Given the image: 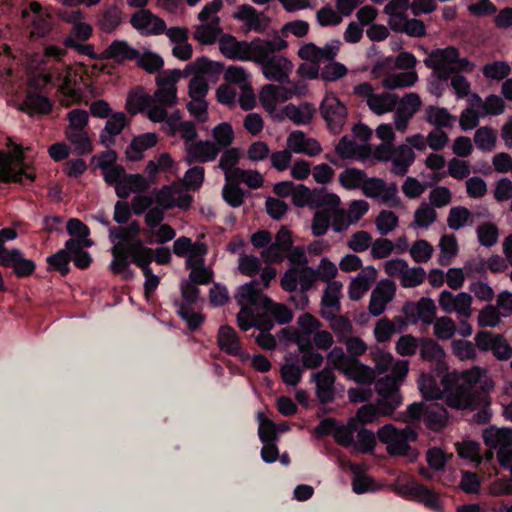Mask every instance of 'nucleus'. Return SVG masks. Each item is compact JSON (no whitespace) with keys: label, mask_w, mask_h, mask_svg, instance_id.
<instances>
[{"label":"nucleus","mask_w":512,"mask_h":512,"mask_svg":"<svg viewBox=\"0 0 512 512\" xmlns=\"http://www.w3.org/2000/svg\"><path fill=\"white\" fill-rule=\"evenodd\" d=\"M246 41H238L235 37L224 35L219 40V49L221 53L229 58L235 60H254V43Z\"/></svg>","instance_id":"obj_28"},{"label":"nucleus","mask_w":512,"mask_h":512,"mask_svg":"<svg viewBox=\"0 0 512 512\" xmlns=\"http://www.w3.org/2000/svg\"><path fill=\"white\" fill-rule=\"evenodd\" d=\"M126 125V116L123 112L112 114L106 121L100 134V141L106 147L114 144V137L119 135Z\"/></svg>","instance_id":"obj_48"},{"label":"nucleus","mask_w":512,"mask_h":512,"mask_svg":"<svg viewBox=\"0 0 512 512\" xmlns=\"http://www.w3.org/2000/svg\"><path fill=\"white\" fill-rule=\"evenodd\" d=\"M409 370V361H401L396 364L392 375H385L375 383V390L379 396L376 405L366 404L361 406L352 421L361 424H369L377 421L379 416H389L401 405L402 397L399 386L405 379Z\"/></svg>","instance_id":"obj_2"},{"label":"nucleus","mask_w":512,"mask_h":512,"mask_svg":"<svg viewBox=\"0 0 512 512\" xmlns=\"http://www.w3.org/2000/svg\"><path fill=\"white\" fill-rule=\"evenodd\" d=\"M64 134L75 155L84 156L92 152L93 144L87 131L64 132Z\"/></svg>","instance_id":"obj_53"},{"label":"nucleus","mask_w":512,"mask_h":512,"mask_svg":"<svg viewBox=\"0 0 512 512\" xmlns=\"http://www.w3.org/2000/svg\"><path fill=\"white\" fill-rule=\"evenodd\" d=\"M396 285L392 280L382 279L372 290L369 301V312L373 316H380L389 302L395 297Z\"/></svg>","instance_id":"obj_26"},{"label":"nucleus","mask_w":512,"mask_h":512,"mask_svg":"<svg viewBox=\"0 0 512 512\" xmlns=\"http://www.w3.org/2000/svg\"><path fill=\"white\" fill-rule=\"evenodd\" d=\"M181 78V70H167L160 72L156 76L157 89L151 95L152 104L163 107L167 111V107L177 103V87L176 83Z\"/></svg>","instance_id":"obj_11"},{"label":"nucleus","mask_w":512,"mask_h":512,"mask_svg":"<svg viewBox=\"0 0 512 512\" xmlns=\"http://www.w3.org/2000/svg\"><path fill=\"white\" fill-rule=\"evenodd\" d=\"M302 367L300 361L296 357H288L285 359L281 367V377L283 382L288 386H296L302 379Z\"/></svg>","instance_id":"obj_59"},{"label":"nucleus","mask_w":512,"mask_h":512,"mask_svg":"<svg viewBox=\"0 0 512 512\" xmlns=\"http://www.w3.org/2000/svg\"><path fill=\"white\" fill-rule=\"evenodd\" d=\"M327 359L329 366L341 371L348 379L357 383L370 385L375 379L373 368L360 363L353 357H348L340 347H334Z\"/></svg>","instance_id":"obj_6"},{"label":"nucleus","mask_w":512,"mask_h":512,"mask_svg":"<svg viewBox=\"0 0 512 512\" xmlns=\"http://www.w3.org/2000/svg\"><path fill=\"white\" fill-rule=\"evenodd\" d=\"M390 28L396 32L406 33L411 37H422L426 32L425 25L422 21L417 19H408L407 15L403 18H395Z\"/></svg>","instance_id":"obj_56"},{"label":"nucleus","mask_w":512,"mask_h":512,"mask_svg":"<svg viewBox=\"0 0 512 512\" xmlns=\"http://www.w3.org/2000/svg\"><path fill=\"white\" fill-rule=\"evenodd\" d=\"M437 219L436 210L427 202H421L417 209L414 211L413 221L411 227L413 229H427Z\"/></svg>","instance_id":"obj_55"},{"label":"nucleus","mask_w":512,"mask_h":512,"mask_svg":"<svg viewBox=\"0 0 512 512\" xmlns=\"http://www.w3.org/2000/svg\"><path fill=\"white\" fill-rule=\"evenodd\" d=\"M483 440L487 447L496 450L500 465H507L512 458V430L488 427L483 431Z\"/></svg>","instance_id":"obj_16"},{"label":"nucleus","mask_w":512,"mask_h":512,"mask_svg":"<svg viewBox=\"0 0 512 512\" xmlns=\"http://www.w3.org/2000/svg\"><path fill=\"white\" fill-rule=\"evenodd\" d=\"M363 0H336L338 12L331 6L322 7L317 12V20L321 26L338 25L342 16H349Z\"/></svg>","instance_id":"obj_29"},{"label":"nucleus","mask_w":512,"mask_h":512,"mask_svg":"<svg viewBox=\"0 0 512 512\" xmlns=\"http://www.w3.org/2000/svg\"><path fill=\"white\" fill-rule=\"evenodd\" d=\"M316 385V396L323 405L331 403L336 397L335 376L329 368H324L311 375Z\"/></svg>","instance_id":"obj_34"},{"label":"nucleus","mask_w":512,"mask_h":512,"mask_svg":"<svg viewBox=\"0 0 512 512\" xmlns=\"http://www.w3.org/2000/svg\"><path fill=\"white\" fill-rule=\"evenodd\" d=\"M376 136L382 141L373 149V155L379 160H386L389 156V149L393 147L395 133L391 124H380L376 128Z\"/></svg>","instance_id":"obj_49"},{"label":"nucleus","mask_w":512,"mask_h":512,"mask_svg":"<svg viewBox=\"0 0 512 512\" xmlns=\"http://www.w3.org/2000/svg\"><path fill=\"white\" fill-rule=\"evenodd\" d=\"M343 284L340 281H333L326 285L321 298V315L325 319H333L340 311V300Z\"/></svg>","instance_id":"obj_33"},{"label":"nucleus","mask_w":512,"mask_h":512,"mask_svg":"<svg viewBox=\"0 0 512 512\" xmlns=\"http://www.w3.org/2000/svg\"><path fill=\"white\" fill-rule=\"evenodd\" d=\"M340 203V198L338 197V201L334 205L323 204L321 206L315 207L316 212L314 214L312 220V233L315 236H323L328 231L332 217L338 210V206Z\"/></svg>","instance_id":"obj_44"},{"label":"nucleus","mask_w":512,"mask_h":512,"mask_svg":"<svg viewBox=\"0 0 512 512\" xmlns=\"http://www.w3.org/2000/svg\"><path fill=\"white\" fill-rule=\"evenodd\" d=\"M157 143V136L154 133H146L135 137L126 149V156L136 161L142 158L143 152Z\"/></svg>","instance_id":"obj_50"},{"label":"nucleus","mask_w":512,"mask_h":512,"mask_svg":"<svg viewBox=\"0 0 512 512\" xmlns=\"http://www.w3.org/2000/svg\"><path fill=\"white\" fill-rule=\"evenodd\" d=\"M130 23L134 29L144 36L160 35L166 29L164 20L146 9L136 11L131 16Z\"/></svg>","instance_id":"obj_27"},{"label":"nucleus","mask_w":512,"mask_h":512,"mask_svg":"<svg viewBox=\"0 0 512 512\" xmlns=\"http://www.w3.org/2000/svg\"><path fill=\"white\" fill-rule=\"evenodd\" d=\"M240 158V152L237 148H230L225 150L219 159V168L224 172L226 182L231 180L236 175V171L240 168L236 167Z\"/></svg>","instance_id":"obj_61"},{"label":"nucleus","mask_w":512,"mask_h":512,"mask_svg":"<svg viewBox=\"0 0 512 512\" xmlns=\"http://www.w3.org/2000/svg\"><path fill=\"white\" fill-rule=\"evenodd\" d=\"M23 151L19 145H15L9 153L0 155V181L16 182L28 185L33 182L35 174L22 165Z\"/></svg>","instance_id":"obj_8"},{"label":"nucleus","mask_w":512,"mask_h":512,"mask_svg":"<svg viewBox=\"0 0 512 512\" xmlns=\"http://www.w3.org/2000/svg\"><path fill=\"white\" fill-rule=\"evenodd\" d=\"M155 200L157 205L166 210L173 208L186 210L190 207L193 198L183 183L176 182L157 190Z\"/></svg>","instance_id":"obj_17"},{"label":"nucleus","mask_w":512,"mask_h":512,"mask_svg":"<svg viewBox=\"0 0 512 512\" xmlns=\"http://www.w3.org/2000/svg\"><path fill=\"white\" fill-rule=\"evenodd\" d=\"M391 161V172L397 176H403L408 172L409 167L415 160V154L413 149L402 144L396 148L389 149V156L385 161Z\"/></svg>","instance_id":"obj_40"},{"label":"nucleus","mask_w":512,"mask_h":512,"mask_svg":"<svg viewBox=\"0 0 512 512\" xmlns=\"http://www.w3.org/2000/svg\"><path fill=\"white\" fill-rule=\"evenodd\" d=\"M339 41H332L323 47H318L313 43H307L298 50L301 59L310 61L313 64L326 63L334 60L339 51Z\"/></svg>","instance_id":"obj_32"},{"label":"nucleus","mask_w":512,"mask_h":512,"mask_svg":"<svg viewBox=\"0 0 512 512\" xmlns=\"http://www.w3.org/2000/svg\"><path fill=\"white\" fill-rule=\"evenodd\" d=\"M234 17L245 22L249 31L263 32L268 26V19L250 5H241Z\"/></svg>","instance_id":"obj_45"},{"label":"nucleus","mask_w":512,"mask_h":512,"mask_svg":"<svg viewBox=\"0 0 512 512\" xmlns=\"http://www.w3.org/2000/svg\"><path fill=\"white\" fill-rule=\"evenodd\" d=\"M217 344L221 351L238 357L242 362L250 359L249 353L243 350L236 331L228 325H223L219 328Z\"/></svg>","instance_id":"obj_31"},{"label":"nucleus","mask_w":512,"mask_h":512,"mask_svg":"<svg viewBox=\"0 0 512 512\" xmlns=\"http://www.w3.org/2000/svg\"><path fill=\"white\" fill-rule=\"evenodd\" d=\"M362 192L366 197L391 208L399 207L401 204L396 184H388L380 178H367Z\"/></svg>","instance_id":"obj_18"},{"label":"nucleus","mask_w":512,"mask_h":512,"mask_svg":"<svg viewBox=\"0 0 512 512\" xmlns=\"http://www.w3.org/2000/svg\"><path fill=\"white\" fill-rule=\"evenodd\" d=\"M23 23L31 28L32 37H44L52 29V14L48 7H42L40 3L32 1L22 10Z\"/></svg>","instance_id":"obj_13"},{"label":"nucleus","mask_w":512,"mask_h":512,"mask_svg":"<svg viewBox=\"0 0 512 512\" xmlns=\"http://www.w3.org/2000/svg\"><path fill=\"white\" fill-rule=\"evenodd\" d=\"M366 180V174L362 170L356 168H346L339 174L340 184L348 190L358 188L363 190V185L366 183Z\"/></svg>","instance_id":"obj_64"},{"label":"nucleus","mask_w":512,"mask_h":512,"mask_svg":"<svg viewBox=\"0 0 512 512\" xmlns=\"http://www.w3.org/2000/svg\"><path fill=\"white\" fill-rule=\"evenodd\" d=\"M237 323L243 331H248L253 327L257 331H271L274 327L272 316L265 310L264 313L255 314L253 310L240 309L237 314Z\"/></svg>","instance_id":"obj_36"},{"label":"nucleus","mask_w":512,"mask_h":512,"mask_svg":"<svg viewBox=\"0 0 512 512\" xmlns=\"http://www.w3.org/2000/svg\"><path fill=\"white\" fill-rule=\"evenodd\" d=\"M418 80L417 73L414 70L391 73L382 80L383 87L395 90L413 86Z\"/></svg>","instance_id":"obj_57"},{"label":"nucleus","mask_w":512,"mask_h":512,"mask_svg":"<svg viewBox=\"0 0 512 512\" xmlns=\"http://www.w3.org/2000/svg\"><path fill=\"white\" fill-rule=\"evenodd\" d=\"M315 273L312 267H290L281 278V287L287 292H294L298 288L307 292L315 284Z\"/></svg>","instance_id":"obj_21"},{"label":"nucleus","mask_w":512,"mask_h":512,"mask_svg":"<svg viewBox=\"0 0 512 512\" xmlns=\"http://www.w3.org/2000/svg\"><path fill=\"white\" fill-rule=\"evenodd\" d=\"M403 311L412 322L420 320L423 324L430 325L436 319V305L427 297L421 298L417 303L405 305Z\"/></svg>","instance_id":"obj_37"},{"label":"nucleus","mask_w":512,"mask_h":512,"mask_svg":"<svg viewBox=\"0 0 512 512\" xmlns=\"http://www.w3.org/2000/svg\"><path fill=\"white\" fill-rule=\"evenodd\" d=\"M441 385L431 376L422 374L418 380L419 390L427 400L445 399V403L454 409L486 408L490 398L485 390L487 387V372L480 367H472L459 375L447 374L441 380Z\"/></svg>","instance_id":"obj_1"},{"label":"nucleus","mask_w":512,"mask_h":512,"mask_svg":"<svg viewBox=\"0 0 512 512\" xmlns=\"http://www.w3.org/2000/svg\"><path fill=\"white\" fill-rule=\"evenodd\" d=\"M350 470L354 473L352 480V490L354 493L363 494L379 490L380 486L377 485L373 478L361 474L359 465L351 464Z\"/></svg>","instance_id":"obj_58"},{"label":"nucleus","mask_w":512,"mask_h":512,"mask_svg":"<svg viewBox=\"0 0 512 512\" xmlns=\"http://www.w3.org/2000/svg\"><path fill=\"white\" fill-rule=\"evenodd\" d=\"M292 201L297 207L315 208L323 204L334 205L338 201V196L325 190L312 191L304 185H295Z\"/></svg>","instance_id":"obj_22"},{"label":"nucleus","mask_w":512,"mask_h":512,"mask_svg":"<svg viewBox=\"0 0 512 512\" xmlns=\"http://www.w3.org/2000/svg\"><path fill=\"white\" fill-rule=\"evenodd\" d=\"M305 88L304 85L296 84H291L289 87L267 84L261 89L259 100L265 111L272 115L277 111L280 103L291 99L295 95L304 94Z\"/></svg>","instance_id":"obj_15"},{"label":"nucleus","mask_w":512,"mask_h":512,"mask_svg":"<svg viewBox=\"0 0 512 512\" xmlns=\"http://www.w3.org/2000/svg\"><path fill=\"white\" fill-rule=\"evenodd\" d=\"M313 113L314 109L308 103L299 106L288 104L283 109L284 116L297 125L308 124L313 118Z\"/></svg>","instance_id":"obj_54"},{"label":"nucleus","mask_w":512,"mask_h":512,"mask_svg":"<svg viewBox=\"0 0 512 512\" xmlns=\"http://www.w3.org/2000/svg\"><path fill=\"white\" fill-rule=\"evenodd\" d=\"M180 119V113L177 111L171 114L169 117L167 116L164 121H166V125L170 134L179 135L184 141L185 149H187L189 144H192L194 141H196L198 133L195 125L192 122L181 121Z\"/></svg>","instance_id":"obj_42"},{"label":"nucleus","mask_w":512,"mask_h":512,"mask_svg":"<svg viewBox=\"0 0 512 512\" xmlns=\"http://www.w3.org/2000/svg\"><path fill=\"white\" fill-rule=\"evenodd\" d=\"M23 106L25 111L31 115L46 114L49 113L52 109V103L50 100L45 96L36 93H28L24 100Z\"/></svg>","instance_id":"obj_63"},{"label":"nucleus","mask_w":512,"mask_h":512,"mask_svg":"<svg viewBox=\"0 0 512 512\" xmlns=\"http://www.w3.org/2000/svg\"><path fill=\"white\" fill-rule=\"evenodd\" d=\"M377 270L368 265L363 267L358 274L352 278L348 286V296L353 301H358L369 291L376 281Z\"/></svg>","instance_id":"obj_35"},{"label":"nucleus","mask_w":512,"mask_h":512,"mask_svg":"<svg viewBox=\"0 0 512 512\" xmlns=\"http://www.w3.org/2000/svg\"><path fill=\"white\" fill-rule=\"evenodd\" d=\"M139 233V224L132 222L127 228L110 227L109 240L113 244L111 253L113 256L109 264V269L113 274L122 275L125 279H131L134 276L130 269V260L135 257L133 247L137 244L144 245L139 239H136Z\"/></svg>","instance_id":"obj_4"},{"label":"nucleus","mask_w":512,"mask_h":512,"mask_svg":"<svg viewBox=\"0 0 512 512\" xmlns=\"http://www.w3.org/2000/svg\"><path fill=\"white\" fill-rule=\"evenodd\" d=\"M122 22V11L117 6H110L103 10L97 19L100 30L110 33Z\"/></svg>","instance_id":"obj_60"},{"label":"nucleus","mask_w":512,"mask_h":512,"mask_svg":"<svg viewBox=\"0 0 512 512\" xmlns=\"http://www.w3.org/2000/svg\"><path fill=\"white\" fill-rule=\"evenodd\" d=\"M0 265L12 267L18 277L31 275L36 267L34 261L24 258L19 249H12L9 254L0 257Z\"/></svg>","instance_id":"obj_43"},{"label":"nucleus","mask_w":512,"mask_h":512,"mask_svg":"<svg viewBox=\"0 0 512 512\" xmlns=\"http://www.w3.org/2000/svg\"><path fill=\"white\" fill-rule=\"evenodd\" d=\"M384 271L390 277L399 279L404 288H413L423 283L426 271L420 266L409 267L407 261L399 258L390 259L383 264Z\"/></svg>","instance_id":"obj_12"},{"label":"nucleus","mask_w":512,"mask_h":512,"mask_svg":"<svg viewBox=\"0 0 512 512\" xmlns=\"http://www.w3.org/2000/svg\"><path fill=\"white\" fill-rule=\"evenodd\" d=\"M337 155L341 159H357L364 160L369 154L356 141L352 135H344L335 147Z\"/></svg>","instance_id":"obj_46"},{"label":"nucleus","mask_w":512,"mask_h":512,"mask_svg":"<svg viewBox=\"0 0 512 512\" xmlns=\"http://www.w3.org/2000/svg\"><path fill=\"white\" fill-rule=\"evenodd\" d=\"M425 64L442 77H447L455 72L471 71L473 68L467 58L459 57V52L454 47L432 51L425 59Z\"/></svg>","instance_id":"obj_7"},{"label":"nucleus","mask_w":512,"mask_h":512,"mask_svg":"<svg viewBox=\"0 0 512 512\" xmlns=\"http://www.w3.org/2000/svg\"><path fill=\"white\" fill-rule=\"evenodd\" d=\"M320 113L331 132L336 134L341 132L348 113L346 106L336 96L327 94L323 98Z\"/></svg>","instance_id":"obj_19"},{"label":"nucleus","mask_w":512,"mask_h":512,"mask_svg":"<svg viewBox=\"0 0 512 512\" xmlns=\"http://www.w3.org/2000/svg\"><path fill=\"white\" fill-rule=\"evenodd\" d=\"M395 491L398 495L417 501L433 511H442L443 505L439 495L434 490L414 480L406 483L398 482L395 485Z\"/></svg>","instance_id":"obj_14"},{"label":"nucleus","mask_w":512,"mask_h":512,"mask_svg":"<svg viewBox=\"0 0 512 512\" xmlns=\"http://www.w3.org/2000/svg\"><path fill=\"white\" fill-rule=\"evenodd\" d=\"M62 19L72 25L71 32L65 39L84 42L91 37L92 27L86 22L85 16L80 10L65 12Z\"/></svg>","instance_id":"obj_41"},{"label":"nucleus","mask_w":512,"mask_h":512,"mask_svg":"<svg viewBox=\"0 0 512 512\" xmlns=\"http://www.w3.org/2000/svg\"><path fill=\"white\" fill-rule=\"evenodd\" d=\"M420 418L423 419L428 429L438 432L447 424L448 413L443 406L438 404L412 403L407 407L406 412L401 413L398 417L403 422Z\"/></svg>","instance_id":"obj_9"},{"label":"nucleus","mask_w":512,"mask_h":512,"mask_svg":"<svg viewBox=\"0 0 512 512\" xmlns=\"http://www.w3.org/2000/svg\"><path fill=\"white\" fill-rule=\"evenodd\" d=\"M456 117L446 108L429 106L426 110V121L438 129H450L456 122Z\"/></svg>","instance_id":"obj_52"},{"label":"nucleus","mask_w":512,"mask_h":512,"mask_svg":"<svg viewBox=\"0 0 512 512\" xmlns=\"http://www.w3.org/2000/svg\"><path fill=\"white\" fill-rule=\"evenodd\" d=\"M261 283L258 280H251L241 285L235 295V299L241 309L252 311L253 307L262 308L264 299L268 297L262 294Z\"/></svg>","instance_id":"obj_30"},{"label":"nucleus","mask_w":512,"mask_h":512,"mask_svg":"<svg viewBox=\"0 0 512 512\" xmlns=\"http://www.w3.org/2000/svg\"><path fill=\"white\" fill-rule=\"evenodd\" d=\"M476 346L482 351H492L495 358L506 361L512 356V347L500 334L487 331L478 332L475 336Z\"/></svg>","instance_id":"obj_24"},{"label":"nucleus","mask_w":512,"mask_h":512,"mask_svg":"<svg viewBox=\"0 0 512 512\" xmlns=\"http://www.w3.org/2000/svg\"><path fill=\"white\" fill-rule=\"evenodd\" d=\"M127 110L133 114L146 111L147 117L152 122H163L167 117V111L163 107L152 104V98L142 92L130 93L126 101Z\"/></svg>","instance_id":"obj_25"},{"label":"nucleus","mask_w":512,"mask_h":512,"mask_svg":"<svg viewBox=\"0 0 512 512\" xmlns=\"http://www.w3.org/2000/svg\"><path fill=\"white\" fill-rule=\"evenodd\" d=\"M253 47L254 61L261 66L266 79L279 83L288 81L293 64L286 57L276 54L286 47L283 39H256Z\"/></svg>","instance_id":"obj_3"},{"label":"nucleus","mask_w":512,"mask_h":512,"mask_svg":"<svg viewBox=\"0 0 512 512\" xmlns=\"http://www.w3.org/2000/svg\"><path fill=\"white\" fill-rule=\"evenodd\" d=\"M185 161L188 164L195 162L205 163L216 159L219 154V148L214 142L209 140H196L185 149Z\"/></svg>","instance_id":"obj_39"},{"label":"nucleus","mask_w":512,"mask_h":512,"mask_svg":"<svg viewBox=\"0 0 512 512\" xmlns=\"http://www.w3.org/2000/svg\"><path fill=\"white\" fill-rule=\"evenodd\" d=\"M222 7L221 0L207 3L198 14L202 24L196 27L194 38L203 45L214 43L221 34L220 20L216 15Z\"/></svg>","instance_id":"obj_10"},{"label":"nucleus","mask_w":512,"mask_h":512,"mask_svg":"<svg viewBox=\"0 0 512 512\" xmlns=\"http://www.w3.org/2000/svg\"><path fill=\"white\" fill-rule=\"evenodd\" d=\"M105 57L117 62L134 60L138 58V51L126 41L115 40L105 50Z\"/></svg>","instance_id":"obj_51"},{"label":"nucleus","mask_w":512,"mask_h":512,"mask_svg":"<svg viewBox=\"0 0 512 512\" xmlns=\"http://www.w3.org/2000/svg\"><path fill=\"white\" fill-rule=\"evenodd\" d=\"M287 148L291 153L304 154L314 157L322 151L320 143L307 137L302 131H292L287 137Z\"/></svg>","instance_id":"obj_38"},{"label":"nucleus","mask_w":512,"mask_h":512,"mask_svg":"<svg viewBox=\"0 0 512 512\" xmlns=\"http://www.w3.org/2000/svg\"><path fill=\"white\" fill-rule=\"evenodd\" d=\"M398 104V96L394 93H374L368 98L367 106L376 115L381 116L393 112Z\"/></svg>","instance_id":"obj_47"},{"label":"nucleus","mask_w":512,"mask_h":512,"mask_svg":"<svg viewBox=\"0 0 512 512\" xmlns=\"http://www.w3.org/2000/svg\"><path fill=\"white\" fill-rule=\"evenodd\" d=\"M377 436L386 445L390 455L405 456L410 461L417 458V452L410 446L417 439V433L411 427L397 429L392 424H386L378 430Z\"/></svg>","instance_id":"obj_5"},{"label":"nucleus","mask_w":512,"mask_h":512,"mask_svg":"<svg viewBox=\"0 0 512 512\" xmlns=\"http://www.w3.org/2000/svg\"><path fill=\"white\" fill-rule=\"evenodd\" d=\"M472 296L467 292L453 294L443 290L438 297L440 308L446 313H455L458 318L468 319L472 315Z\"/></svg>","instance_id":"obj_20"},{"label":"nucleus","mask_w":512,"mask_h":512,"mask_svg":"<svg viewBox=\"0 0 512 512\" xmlns=\"http://www.w3.org/2000/svg\"><path fill=\"white\" fill-rule=\"evenodd\" d=\"M420 356L424 361L440 364L445 359L443 348L432 339L420 340Z\"/></svg>","instance_id":"obj_62"},{"label":"nucleus","mask_w":512,"mask_h":512,"mask_svg":"<svg viewBox=\"0 0 512 512\" xmlns=\"http://www.w3.org/2000/svg\"><path fill=\"white\" fill-rule=\"evenodd\" d=\"M133 248L135 257L129 260L130 263H134L141 268L145 277L144 291L146 296H148L150 293L155 291L160 283L159 276L155 275L150 267V264L153 261V251L145 245L140 244H137Z\"/></svg>","instance_id":"obj_23"}]
</instances>
